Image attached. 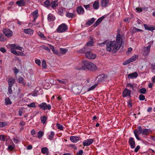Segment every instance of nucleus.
Here are the masks:
<instances>
[{"label":"nucleus","instance_id":"nucleus-17","mask_svg":"<svg viewBox=\"0 0 155 155\" xmlns=\"http://www.w3.org/2000/svg\"><path fill=\"white\" fill-rule=\"evenodd\" d=\"M24 31L25 33L30 35H33L34 33L33 30L31 28L24 29Z\"/></svg>","mask_w":155,"mask_h":155},{"label":"nucleus","instance_id":"nucleus-60","mask_svg":"<svg viewBox=\"0 0 155 155\" xmlns=\"http://www.w3.org/2000/svg\"><path fill=\"white\" fill-rule=\"evenodd\" d=\"M69 146L70 147L72 148H73L74 150H75L77 149V147L75 145L72 144H70L69 145Z\"/></svg>","mask_w":155,"mask_h":155},{"label":"nucleus","instance_id":"nucleus-21","mask_svg":"<svg viewBox=\"0 0 155 155\" xmlns=\"http://www.w3.org/2000/svg\"><path fill=\"white\" fill-rule=\"evenodd\" d=\"M16 4L19 6H25V2L24 0H20L16 2Z\"/></svg>","mask_w":155,"mask_h":155},{"label":"nucleus","instance_id":"nucleus-38","mask_svg":"<svg viewBox=\"0 0 155 155\" xmlns=\"http://www.w3.org/2000/svg\"><path fill=\"white\" fill-rule=\"evenodd\" d=\"M47 118L45 116H41V122L43 124H45V121L47 120Z\"/></svg>","mask_w":155,"mask_h":155},{"label":"nucleus","instance_id":"nucleus-12","mask_svg":"<svg viewBox=\"0 0 155 155\" xmlns=\"http://www.w3.org/2000/svg\"><path fill=\"white\" fill-rule=\"evenodd\" d=\"M84 61H82V62L79 63L76 67V69L77 70H84Z\"/></svg>","mask_w":155,"mask_h":155},{"label":"nucleus","instance_id":"nucleus-22","mask_svg":"<svg viewBox=\"0 0 155 155\" xmlns=\"http://www.w3.org/2000/svg\"><path fill=\"white\" fill-rule=\"evenodd\" d=\"M15 79L12 78H9L8 81V86H12L15 83Z\"/></svg>","mask_w":155,"mask_h":155},{"label":"nucleus","instance_id":"nucleus-32","mask_svg":"<svg viewBox=\"0 0 155 155\" xmlns=\"http://www.w3.org/2000/svg\"><path fill=\"white\" fill-rule=\"evenodd\" d=\"M54 134L53 132H51L50 133L48 134V138L50 140H52L53 137L54 136Z\"/></svg>","mask_w":155,"mask_h":155},{"label":"nucleus","instance_id":"nucleus-61","mask_svg":"<svg viewBox=\"0 0 155 155\" xmlns=\"http://www.w3.org/2000/svg\"><path fill=\"white\" fill-rule=\"evenodd\" d=\"M0 140H2L5 141V137L4 135H0Z\"/></svg>","mask_w":155,"mask_h":155},{"label":"nucleus","instance_id":"nucleus-1","mask_svg":"<svg viewBox=\"0 0 155 155\" xmlns=\"http://www.w3.org/2000/svg\"><path fill=\"white\" fill-rule=\"evenodd\" d=\"M88 49L86 46L79 50L78 52L80 53H85V55L87 58L90 59H94L96 57V55L92 52L89 51Z\"/></svg>","mask_w":155,"mask_h":155},{"label":"nucleus","instance_id":"nucleus-13","mask_svg":"<svg viewBox=\"0 0 155 155\" xmlns=\"http://www.w3.org/2000/svg\"><path fill=\"white\" fill-rule=\"evenodd\" d=\"M84 70L86 69H89V68L92 66V62H88L84 60Z\"/></svg>","mask_w":155,"mask_h":155},{"label":"nucleus","instance_id":"nucleus-41","mask_svg":"<svg viewBox=\"0 0 155 155\" xmlns=\"http://www.w3.org/2000/svg\"><path fill=\"white\" fill-rule=\"evenodd\" d=\"M98 85L97 84H95L92 85L91 87H90L87 90V91H91L93 90Z\"/></svg>","mask_w":155,"mask_h":155},{"label":"nucleus","instance_id":"nucleus-2","mask_svg":"<svg viewBox=\"0 0 155 155\" xmlns=\"http://www.w3.org/2000/svg\"><path fill=\"white\" fill-rule=\"evenodd\" d=\"M116 41H108L106 44V49L107 51L110 52L112 51L113 53H114L117 51L120 48H117V50L114 49V47L116 46Z\"/></svg>","mask_w":155,"mask_h":155},{"label":"nucleus","instance_id":"nucleus-18","mask_svg":"<svg viewBox=\"0 0 155 155\" xmlns=\"http://www.w3.org/2000/svg\"><path fill=\"white\" fill-rule=\"evenodd\" d=\"M38 10H36L32 12L31 15L34 18V21H35L38 16Z\"/></svg>","mask_w":155,"mask_h":155},{"label":"nucleus","instance_id":"nucleus-56","mask_svg":"<svg viewBox=\"0 0 155 155\" xmlns=\"http://www.w3.org/2000/svg\"><path fill=\"white\" fill-rule=\"evenodd\" d=\"M93 45V41H90L88 42L87 43V46H91Z\"/></svg>","mask_w":155,"mask_h":155},{"label":"nucleus","instance_id":"nucleus-29","mask_svg":"<svg viewBox=\"0 0 155 155\" xmlns=\"http://www.w3.org/2000/svg\"><path fill=\"white\" fill-rule=\"evenodd\" d=\"M66 15L69 18H72L74 17V13H70L68 12H66Z\"/></svg>","mask_w":155,"mask_h":155},{"label":"nucleus","instance_id":"nucleus-27","mask_svg":"<svg viewBox=\"0 0 155 155\" xmlns=\"http://www.w3.org/2000/svg\"><path fill=\"white\" fill-rule=\"evenodd\" d=\"M51 7L53 8L54 9L58 5V2L57 1H52L51 3Z\"/></svg>","mask_w":155,"mask_h":155},{"label":"nucleus","instance_id":"nucleus-11","mask_svg":"<svg viewBox=\"0 0 155 155\" xmlns=\"http://www.w3.org/2000/svg\"><path fill=\"white\" fill-rule=\"evenodd\" d=\"M10 46L11 48H14L15 49L20 50L22 52H24V50L23 49V48L19 46L18 45L13 44H11Z\"/></svg>","mask_w":155,"mask_h":155},{"label":"nucleus","instance_id":"nucleus-8","mask_svg":"<svg viewBox=\"0 0 155 155\" xmlns=\"http://www.w3.org/2000/svg\"><path fill=\"white\" fill-rule=\"evenodd\" d=\"M131 91L130 90L125 88L124 90L122 93V96L125 97H130V96Z\"/></svg>","mask_w":155,"mask_h":155},{"label":"nucleus","instance_id":"nucleus-62","mask_svg":"<svg viewBox=\"0 0 155 155\" xmlns=\"http://www.w3.org/2000/svg\"><path fill=\"white\" fill-rule=\"evenodd\" d=\"M83 6L86 10H89L90 8V5H83Z\"/></svg>","mask_w":155,"mask_h":155},{"label":"nucleus","instance_id":"nucleus-7","mask_svg":"<svg viewBox=\"0 0 155 155\" xmlns=\"http://www.w3.org/2000/svg\"><path fill=\"white\" fill-rule=\"evenodd\" d=\"M151 47L150 45H149L147 47H145L143 48V54L144 56H147L149 54L150 52V49Z\"/></svg>","mask_w":155,"mask_h":155},{"label":"nucleus","instance_id":"nucleus-50","mask_svg":"<svg viewBox=\"0 0 155 155\" xmlns=\"http://www.w3.org/2000/svg\"><path fill=\"white\" fill-rule=\"evenodd\" d=\"M139 98L140 101H143L145 99V96L143 94H140L139 96Z\"/></svg>","mask_w":155,"mask_h":155},{"label":"nucleus","instance_id":"nucleus-35","mask_svg":"<svg viewBox=\"0 0 155 155\" xmlns=\"http://www.w3.org/2000/svg\"><path fill=\"white\" fill-rule=\"evenodd\" d=\"M12 103V102L9 97H7L5 99V105H9Z\"/></svg>","mask_w":155,"mask_h":155},{"label":"nucleus","instance_id":"nucleus-37","mask_svg":"<svg viewBox=\"0 0 155 155\" xmlns=\"http://www.w3.org/2000/svg\"><path fill=\"white\" fill-rule=\"evenodd\" d=\"M51 3L49 0H46L45 2H44L45 6L46 7H48L51 6Z\"/></svg>","mask_w":155,"mask_h":155},{"label":"nucleus","instance_id":"nucleus-14","mask_svg":"<svg viewBox=\"0 0 155 155\" xmlns=\"http://www.w3.org/2000/svg\"><path fill=\"white\" fill-rule=\"evenodd\" d=\"M138 76L137 73V72H134L128 74L127 75V77L129 79L130 78H135Z\"/></svg>","mask_w":155,"mask_h":155},{"label":"nucleus","instance_id":"nucleus-16","mask_svg":"<svg viewBox=\"0 0 155 155\" xmlns=\"http://www.w3.org/2000/svg\"><path fill=\"white\" fill-rule=\"evenodd\" d=\"M77 13L79 14H82L84 12V10L81 6H79L76 8Z\"/></svg>","mask_w":155,"mask_h":155},{"label":"nucleus","instance_id":"nucleus-43","mask_svg":"<svg viewBox=\"0 0 155 155\" xmlns=\"http://www.w3.org/2000/svg\"><path fill=\"white\" fill-rule=\"evenodd\" d=\"M51 49L52 51L54 54H58V52L57 50H55L54 47L50 45Z\"/></svg>","mask_w":155,"mask_h":155},{"label":"nucleus","instance_id":"nucleus-25","mask_svg":"<svg viewBox=\"0 0 155 155\" xmlns=\"http://www.w3.org/2000/svg\"><path fill=\"white\" fill-rule=\"evenodd\" d=\"M95 20V19L94 18H92L86 22V25H87L90 26L94 22Z\"/></svg>","mask_w":155,"mask_h":155},{"label":"nucleus","instance_id":"nucleus-5","mask_svg":"<svg viewBox=\"0 0 155 155\" xmlns=\"http://www.w3.org/2000/svg\"><path fill=\"white\" fill-rule=\"evenodd\" d=\"M39 107L44 110L46 109L50 110L51 109V106L49 104H47L46 103L43 102L39 104L38 105Z\"/></svg>","mask_w":155,"mask_h":155},{"label":"nucleus","instance_id":"nucleus-45","mask_svg":"<svg viewBox=\"0 0 155 155\" xmlns=\"http://www.w3.org/2000/svg\"><path fill=\"white\" fill-rule=\"evenodd\" d=\"M64 11V9L62 7L60 8H59V14L61 15H62Z\"/></svg>","mask_w":155,"mask_h":155},{"label":"nucleus","instance_id":"nucleus-57","mask_svg":"<svg viewBox=\"0 0 155 155\" xmlns=\"http://www.w3.org/2000/svg\"><path fill=\"white\" fill-rule=\"evenodd\" d=\"M140 148V147L139 145H137L136 148L134 149V151L135 152L137 153Z\"/></svg>","mask_w":155,"mask_h":155},{"label":"nucleus","instance_id":"nucleus-15","mask_svg":"<svg viewBox=\"0 0 155 155\" xmlns=\"http://www.w3.org/2000/svg\"><path fill=\"white\" fill-rule=\"evenodd\" d=\"M104 16H103L101 18H99L95 22L94 24V27H96L103 20L104 18Z\"/></svg>","mask_w":155,"mask_h":155},{"label":"nucleus","instance_id":"nucleus-19","mask_svg":"<svg viewBox=\"0 0 155 155\" xmlns=\"http://www.w3.org/2000/svg\"><path fill=\"white\" fill-rule=\"evenodd\" d=\"M70 140L73 143H76L79 140V137L77 136H71L70 137Z\"/></svg>","mask_w":155,"mask_h":155},{"label":"nucleus","instance_id":"nucleus-36","mask_svg":"<svg viewBox=\"0 0 155 155\" xmlns=\"http://www.w3.org/2000/svg\"><path fill=\"white\" fill-rule=\"evenodd\" d=\"M143 26L144 27L145 29L146 30H154L153 28L149 27L146 24H144L143 25Z\"/></svg>","mask_w":155,"mask_h":155},{"label":"nucleus","instance_id":"nucleus-44","mask_svg":"<svg viewBox=\"0 0 155 155\" xmlns=\"http://www.w3.org/2000/svg\"><path fill=\"white\" fill-rule=\"evenodd\" d=\"M6 38H5V37L2 34H0V41H3L6 40Z\"/></svg>","mask_w":155,"mask_h":155},{"label":"nucleus","instance_id":"nucleus-20","mask_svg":"<svg viewBox=\"0 0 155 155\" xmlns=\"http://www.w3.org/2000/svg\"><path fill=\"white\" fill-rule=\"evenodd\" d=\"M152 132L151 130L148 129H143L142 134L143 135H147Z\"/></svg>","mask_w":155,"mask_h":155},{"label":"nucleus","instance_id":"nucleus-58","mask_svg":"<svg viewBox=\"0 0 155 155\" xmlns=\"http://www.w3.org/2000/svg\"><path fill=\"white\" fill-rule=\"evenodd\" d=\"M134 32H139V31H142V30L141 29L137 28L135 27H134Z\"/></svg>","mask_w":155,"mask_h":155},{"label":"nucleus","instance_id":"nucleus-54","mask_svg":"<svg viewBox=\"0 0 155 155\" xmlns=\"http://www.w3.org/2000/svg\"><path fill=\"white\" fill-rule=\"evenodd\" d=\"M35 62L38 65L40 66L41 65V62L40 59H35Z\"/></svg>","mask_w":155,"mask_h":155},{"label":"nucleus","instance_id":"nucleus-59","mask_svg":"<svg viewBox=\"0 0 155 155\" xmlns=\"http://www.w3.org/2000/svg\"><path fill=\"white\" fill-rule=\"evenodd\" d=\"M12 86H8V91L10 94H11L12 93Z\"/></svg>","mask_w":155,"mask_h":155},{"label":"nucleus","instance_id":"nucleus-28","mask_svg":"<svg viewBox=\"0 0 155 155\" xmlns=\"http://www.w3.org/2000/svg\"><path fill=\"white\" fill-rule=\"evenodd\" d=\"M48 19L49 21H54L55 19V18L52 14H50L48 15Z\"/></svg>","mask_w":155,"mask_h":155},{"label":"nucleus","instance_id":"nucleus-26","mask_svg":"<svg viewBox=\"0 0 155 155\" xmlns=\"http://www.w3.org/2000/svg\"><path fill=\"white\" fill-rule=\"evenodd\" d=\"M93 7L94 9H97L99 7V3L98 1H95L93 5Z\"/></svg>","mask_w":155,"mask_h":155},{"label":"nucleus","instance_id":"nucleus-51","mask_svg":"<svg viewBox=\"0 0 155 155\" xmlns=\"http://www.w3.org/2000/svg\"><path fill=\"white\" fill-rule=\"evenodd\" d=\"M11 52L12 53L16 55H18V52L15 50L12 49V48H11Z\"/></svg>","mask_w":155,"mask_h":155},{"label":"nucleus","instance_id":"nucleus-52","mask_svg":"<svg viewBox=\"0 0 155 155\" xmlns=\"http://www.w3.org/2000/svg\"><path fill=\"white\" fill-rule=\"evenodd\" d=\"M131 62V61H130V59H129L126 60L125 61V62H124V63H123V65H126L128 64H129V63H130Z\"/></svg>","mask_w":155,"mask_h":155},{"label":"nucleus","instance_id":"nucleus-3","mask_svg":"<svg viewBox=\"0 0 155 155\" xmlns=\"http://www.w3.org/2000/svg\"><path fill=\"white\" fill-rule=\"evenodd\" d=\"M121 40V36L120 34H118L117 35L116 38V45L114 49L117 50V48H120L122 44V41Z\"/></svg>","mask_w":155,"mask_h":155},{"label":"nucleus","instance_id":"nucleus-9","mask_svg":"<svg viewBox=\"0 0 155 155\" xmlns=\"http://www.w3.org/2000/svg\"><path fill=\"white\" fill-rule=\"evenodd\" d=\"M128 143L131 149H134L135 147L136 143L134 138L133 137H130L128 140Z\"/></svg>","mask_w":155,"mask_h":155},{"label":"nucleus","instance_id":"nucleus-39","mask_svg":"<svg viewBox=\"0 0 155 155\" xmlns=\"http://www.w3.org/2000/svg\"><path fill=\"white\" fill-rule=\"evenodd\" d=\"M138 130L137 129H135L134 130H137V133L138 134H142L143 130L142 129V127L140 126H139L138 127Z\"/></svg>","mask_w":155,"mask_h":155},{"label":"nucleus","instance_id":"nucleus-4","mask_svg":"<svg viewBox=\"0 0 155 155\" xmlns=\"http://www.w3.org/2000/svg\"><path fill=\"white\" fill-rule=\"evenodd\" d=\"M2 32L5 36L8 38L12 37L13 35V32L8 28H4Z\"/></svg>","mask_w":155,"mask_h":155},{"label":"nucleus","instance_id":"nucleus-33","mask_svg":"<svg viewBox=\"0 0 155 155\" xmlns=\"http://www.w3.org/2000/svg\"><path fill=\"white\" fill-rule=\"evenodd\" d=\"M44 134V132L43 131H40L38 132L37 134V137L38 138L41 139L42 138Z\"/></svg>","mask_w":155,"mask_h":155},{"label":"nucleus","instance_id":"nucleus-30","mask_svg":"<svg viewBox=\"0 0 155 155\" xmlns=\"http://www.w3.org/2000/svg\"><path fill=\"white\" fill-rule=\"evenodd\" d=\"M41 152L43 154L48 153V148L46 147H44L41 149Z\"/></svg>","mask_w":155,"mask_h":155},{"label":"nucleus","instance_id":"nucleus-42","mask_svg":"<svg viewBox=\"0 0 155 155\" xmlns=\"http://www.w3.org/2000/svg\"><path fill=\"white\" fill-rule=\"evenodd\" d=\"M38 35L41 38H43V39H45L46 37L41 32L38 31Z\"/></svg>","mask_w":155,"mask_h":155},{"label":"nucleus","instance_id":"nucleus-53","mask_svg":"<svg viewBox=\"0 0 155 155\" xmlns=\"http://www.w3.org/2000/svg\"><path fill=\"white\" fill-rule=\"evenodd\" d=\"M24 79L21 77H20L17 80V81L19 83H22L23 82Z\"/></svg>","mask_w":155,"mask_h":155},{"label":"nucleus","instance_id":"nucleus-49","mask_svg":"<svg viewBox=\"0 0 155 155\" xmlns=\"http://www.w3.org/2000/svg\"><path fill=\"white\" fill-rule=\"evenodd\" d=\"M27 106L29 107H36L35 103H32L28 104Z\"/></svg>","mask_w":155,"mask_h":155},{"label":"nucleus","instance_id":"nucleus-31","mask_svg":"<svg viewBox=\"0 0 155 155\" xmlns=\"http://www.w3.org/2000/svg\"><path fill=\"white\" fill-rule=\"evenodd\" d=\"M68 51L67 48H60V53L62 54H65Z\"/></svg>","mask_w":155,"mask_h":155},{"label":"nucleus","instance_id":"nucleus-24","mask_svg":"<svg viewBox=\"0 0 155 155\" xmlns=\"http://www.w3.org/2000/svg\"><path fill=\"white\" fill-rule=\"evenodd\" d=\"M97 69V67L94 64L92 63V66L89 68V70L92 71H95Z\"/></svg>","mask_w":155,"mask_h":155},{"label":"nucleus","instance_id":"nucleus-63","mask_svg":"<svg viewBox=\"0 0 155 155\" xmlns=\"http://www.w3.org/2000/svg\"><path fill=\"white\" fill-rule=\"evenodd\" d=\"M127 87H130L133 89L134 88V85L128 83L127 84Z\"/></svg>","mask_w":155,"mask_h":155},{"label":"nucleus","instance_id":"nucleus-55","mask_svg":"<svg viewBox=\"0 0 155 155\" xmlns=\"http://www.w3.org/2000/svg\"><path fill=\"white\" fill-rule=\"evenodd\" d=\"M67 81L66 80L61 81L59 80V84H65L67 83Z\"/></svg>","mask_w":155,"mask_h":155},{"label":"nucleus","instance_id":"nucleus-23","mask_svg":"<svg viewBox=\"0 0 155 155\" xmlns=\"http://www.w3.org/2000/svg\"><path fill=\"white\" fill-rule=\"evenodd\" d=\"M108 3L109 1L108 0H102L101 5L103 7H106L108 5Z\"/></svg>","mask_w":155,"mask_h":155},{"label":"nucleus","instance_id":"nucleus-34","mask_svg":"<svg viewBox=\"0 0 155 155\" xmlns=\"http://www.w3.org/2000/svg\"><path fill=\"white\" fill-rule=\"evenodd\" d=\"M138 56L137 55H134L131 58H129L131 62L136 61L138 58Z\"/></svg>","mask_w":155,"mask_h":155},{"label":"nucleus","instance_id":"nucleus-6","mask_svg":"<svg viewBox=\"0 0 155 155\" xmlns=\"http://www.w3.org/2000/svg\"><path fill=\"white\" fill-rule=\"evenodd\" d=\"M68 29V26L65 23H62L59 26V32H64L66 31Z\"/></svg>","mask_w":155,"mask_h":155},{"label":"nucleus","instance_id":"nucleus-46","mask_svg":"<svg viewBox=\"0 0 155 155\" xmlns=\"http://www.w3.org/2000/svg\"><path fill=\"white\" fill-rule=\"evenodd\" d=\"M7 123L5 122H0V127H5L7 125Z\"/></svg>","mask_w":155,"mask_h":155},{"label":"nucleus","instance_id":"nucleus-40","mask_svg":"<svg viewBox=\"0 0 155 155\" xmlns=\"http://www.w3.org/2000/svg\"><path fill=\"white\" fill-rule=\"evenodd\" d=\"M139 92L141 94H146L147 93V90L145 88H143L140 90Z\"/></svg>","mask_w":155,"mask_h":155},{"label":"nucleus","instance_id":"nucleus-10","mask_svg":"<svg viewBox=\"0 0 155 155\" xmlns=\"http://www.w3.org/2000/svg\"><path fill=\"white\" fill-rule=\"evenodd\" d=\"M94 140L89 139L87 140H84L83 142V145L84 146H87L91 144L93 142Z\"/></svg>","mask_w":155,"mask_h":155},{"label":"nucleus","instance_id":"nucleus-47","mask_svg":"<svg viewBox=\"0 0 155 155\" xmlns=\"http://www.w3.org/2000/svg\"><path fill=\"white\" fill-rule=\"evenodd\" d=\"M137 130H134V135L135 136V137L136 138V139L138 140H140V137H139L138 135V134H137Z\"/></svg>","mask_w":155,"mask_h":155},{"label":"nucleus","instance_id":"nucleus-64","mask_svg":"<svg viewBox=\"0 0 155 155\" xmlns=\"http://www.w3.org/2000/svg\"><path fill=\"white\" fill-rule=\"evenodd\" d=\"M83 153V151L82 150H79L78 152L77 153V155H82Z\"/></svg>","mask_w":155,"mask_h":155},{"label":"nucleus","instance_id":"nucleus-48","mask_svg":"<svg viewBox=\"0 0 155 155\" xmlns=\"http://www.w3.org/2000/svg\"><path fill=\"white\" fill-rule=\"evenodd\" d=\"M42 65L43 68L46 69V68L47 66L45 60H44L42 61Z\"/></svg>","mask_w":155,"mask_h":155}]
</instances>
